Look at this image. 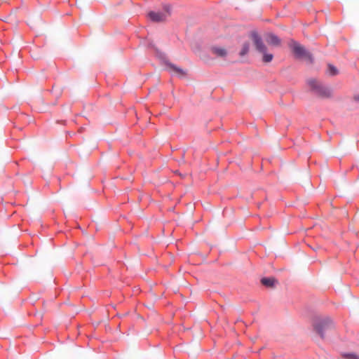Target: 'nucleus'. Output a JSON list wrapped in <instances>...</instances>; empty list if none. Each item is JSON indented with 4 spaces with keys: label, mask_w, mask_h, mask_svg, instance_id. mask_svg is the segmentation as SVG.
<instances>
[{
    "label": "nucleus",
    "mask_w": 359,
    "mask_h": 359,
    "mask_svg": "<svg viewBox=\"0 0 359 359\" xmlns=\"http://www.w3.org/2000/svg\"><path fill=\"white\" fill-rule=\"evenodd\" d=\"M353 99H354L355 101L359 102V94L355 95L353 96Z\"/></svg>",
    "instance_id": "14"
},
{
    "label": "nucleus",
    "mask_w": 359,
    "mask_h": 359,
    "mask_svg": "<svg viewBox=\"0 0 359 359\" xmlns=\"http://www.w3.org/2000/svg\"><path fill=\"white\" fill-rule=\"evenodd\" d=\"M168 67L170 68V70H172L173 72H175L176 74H177L179 76H184L187 74L186 72L184 69L178 67L174 65L170 64V65H168Z\"/></svg>",
    "instance_id": "8"
},
{
    "label": "nucleus",
    "mask_w": 359,
    "mask_h": 359,
    "mask_svg": "<svg viewBox=\"0 0 359 359\" xmlns=\"http://www.w3.org/2000/svg\"><path fill=\"white\" fill-rule=\"evenodd\" d=\"M250 38L252 39L257 51L259 53H264L266 51V46L257 32H252L250 34Z\"/></svg>",
    "instance_id": "5"
},
{
    "label": "nucleus",
    "mask_w": 359,
    "mask_h": 359,
    "mask_svg": "<svg viewBox=\"0 0 359 359\" xmlns=\"http://www.w3.org/2000/svg\"><path fill=\"white\" fill-rule=\"evenodd\" d=\"M266 41L269 45L273 46H279L281 43V40L273 34H268L266 36Z\"/></svg>",
    "instance_id": "6"
},
{
    "label": "nucleus",
    "mask_w": 359,
    "mask_h": 359,
    "mask_svg": "<svg viewBox=\"0 0 359 359\" xmlns=\"http://www.w3.org/2000/svg\"><path fill=\"white\" fill-rule=\"evenodd\" d=\"M211 53L217 57H225L227 55V50L222 47L212 46L210 48Z\"/></svg>",
    "instance_id": "7"
},
{
    "label": "nucleus",
    "mask_w": 359,
    "mask_h": 359,
    "mask_svg": "<svg viewBox=\"0 0 359 359\" xmlns=\"http://www.w3.org/2000/svg\"><path fill=\"white\" fill-rule=\"evenodd\" d=\"M341 356L344 359H359V356L353 353H343Z\"/></svg>",
    "instance_id": "13"
},
{
    "label": "nucleus",
    "mask_w": 359,
    "mask_h": 359,
    "mask_svg": "<svg viewBox=\"0 0 359 359\" xmlns=\"http://www.w3.org/2000/svg\"><path fill=\"white\" fill-rule=\"evenodd\" d=\"M263 54L262 60L265 63H269L271 62L273 58V55L271 53H267L266 51L264 53H262Z\"/></svg>",
    "instance_id": "10"
},
{
    "label": "nucleus",
    "mask_w": 359,
    "mask_h": 359,
    "mask_svg": "<svg viewBox=\"0 0 359 359\" xmlns=\"http://www.w3.org/2000/svg\"><path fill=\"white\" fill-rule=\"evenodd\" d=\"M249 48H250V45L248 43H245L243 45V47H242V49L240 52V55L241 56H243L245 55H246L248 51H249Z\"/></svg>",
    "instance_id": "11"
},
{
    "label": "nucleus",
    "mask_w": 359,
    "mask_h": 359,
    "mask_svg": "<svg viewBox=\"0 0 359 359\" xmlns=\"http://www.w3.org/2000/svg\"><path fill=\"white\" fill-rule=\"evenodd\" d=\"M313 327L320 337L323 338L326 332L334 328V324L329 318H323L317 319L313 323Z\"/></svg>",
    "instance_id": "1"
},
{
    "label": "nucleus",
    "mask_w": 359,
    "mask_h": 359,
    "mask_svg": "<svg viewBox=\"0 0 359 359\" xmlns=\"http://www.w3.org/2000/svg\"><path fill=\"white\" fill-rule=\"evenodd\" d=\"M290 47L292 48L293 53L297 57L308 58L309 60L311 59V54L309 52H307L305 50V48L297 42L292 41L290 43Z\"/></svg>",
    "instance_id": "4"
},
{
    "label": "nucleus",
    "mask_w": 359,
    "mask_h": 359,
    "mask_svg": "<svg viewBox=\"0 0 359 359\" xmlns=\"http://www.w3.org/2000/svg\"><path fill=\"white\" fill-rule=\"evenodd\" d=\"M308 85L316 94L322 97H329L332 95V90L324 86H323L318 81L311 79H309Z\"/></svg>",
    "instance_id": "2"
},
{
    "label": "nucleus",
    "mask_w": 359,
    "mask_h": 359,
    "mask_svg": "<svg viewBox=\"0 0 359 359\" xmlns=\"http://www.w3.org/2000/svg\"><path fill=\"white\" fill-rule=\"evenodd\" d=\"M170 14V6L169 5H165L162 11H151L148 13V17L154 22H163L168 20Z\"/></svg>",
    "instance_id": "3"
},
{
    "label": "nucleus",
    "mask_w": 359,
    "mask_h": 359,
    "mask_svg": "<svg viewBox=\"0 0 359 359\" xmlns=\"http://www.w3.org/2000/svg\"><path fill=\"white\" fill-rule=\"evenodd\" d=\"M276 280L274 278H263L261 283L266 287H273L275 285Z\"/></svg>",
    "instance_id": "9"
},
{
    "label": "nucleus",
    "mask_w": 359,
    "mask_h": 359,
    "mask_svg": "<svg viewBox=\"0 0 359 359\" xmlns=\"http://www.w3.org/2000/svg\"><path fill=\"white\" fill-rule=\"evenodd\" d=\"M327 73H328V74H330L331 76H334V75L338 74V70L333 65H328Z\"/></svg>",
    "instance_id": "12"
}]
</instances>
